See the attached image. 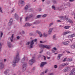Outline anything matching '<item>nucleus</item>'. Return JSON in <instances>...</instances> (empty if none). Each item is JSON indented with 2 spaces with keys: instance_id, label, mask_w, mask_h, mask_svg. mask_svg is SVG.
<instances>
[{
  "instance_id": "obj_11",
  "label": "nucleus",
  "mask_w": 75,
  "mask_h": 75,
  "mask_svg": "<svg viewBox=\"0 0 75 75\" xmlns=\"http://www.w3.org/2000/svg\"><path fill=\"white\" fill-rule=\"evenodd\" d=\"M12 24H13V19L11 18L8 23V25L10 26V25H12Z\"/></svg>"
},
{
  "instance_id": "obj_46",
  "label": "nucleus",
  "mask_w": 75,
  "mask_h": 75,
  "mask_svg": "<svg viewBox=\"0 0 75 75\" xmlns=\"http://www.w3.org/2000/svg\"><path fill=\"white\" fill-rule=\"evenodd\" d=\"M7 72H8V70H6V71L4 72V73L5 74H6L7 75Z\"/></svg>"
},
{
  "instance_id": "obj_58",
  "label": "nucleus",
  "mask_w": 75,
  "mask_h": 75,
  "mask_svg": "<svg viewBox=\"0 0 75 75\" xmlns=\"http://www.w3.org/2000/svg\"><path fill=\"white\" fill-rule=\"evenodd\" d=\"M49 75H54L52 73H51L50 74H49Z\"/></svg>"
},
{
  "instance_id": "obj_50",
  "label": "nucleus",
  "mask_w": 75,
  "mask_h": 75,
  "mask_svg": "<svg viewBox=\"0 0 75 75\" xmlns=\"http://www.w3.org/2000/svg\"><path fill=\"white\" fill-rule=\"evenodd\" d=\"M16 38H17V40H18L19 39H20V38L19 36H18L16 37Z\"/></svg>"
},
{
  "instance_id": "obj_52",
  "label": "nucleus",
  "mask_w": 75,
  "mask_h": 75,
  "mask_svg": "<svg viewBox=\"0 0 75 75\" xmlns=\"http://www.w3.org/2000/svg\"><path fill=\"white\" fill-rule=\"evenodd\" d=\"M54 68H57V65H55L54 66Z\"/></svg>"
},
{
  "instance_id": "obj_54",
  "label": "nucleus",
  "mask_w": 75,
  "mask_h": 75,
  "mask_svg": "<svg viewBox=\"0 0 75 75\" xmlns=\"http://www.w3.org/2000/svg\"><path fill=\"white\" fill-rule=\"evenodd\" d=\"M66 58H65L64 59V60L63 61V62H65V61H66Z\"/></svg>"
},
{
  "instance_id": "obj_15",
  "label": "nucleus",
  "mask_w": 75,
  "mask_h": 75,
  "mask_svg": "<svg viewBox=\"0 0 75 75\" xmlns=\"http://www.w3.org/2000/svg\"><path fill=\"white\" fill-rule=\"evenodd\" d=\"M52 30H53V29L52 28L50 29L48 31V34H51V33H52Z\"/></svg>"
},
{
  "instance_id": "obj_22",
  "label": "nucleus",
  "mask_w": 75,
  "mask_h": 75,
  "mask_svg": "<svg viewBox=\"0 0 75 75\" xmlns=\"http://www.w3.org/2000/svg\"><path fill=\"white\" fill-rule=\"evenodd\" d=\"M68 65V64L67 63H64V64H62L61 65V66H62V67H64L65 65L67 66V65Z\"/></svg>"
},
{
  "instance_id": "obj_32",
  "label": "nucleus",
  "mask_w": 75,
  "mask_h": 75,
  "mask_svg": "<svg viewBox=\"0 0 75 75\" xmlns=\"http://www.w3.org/2000/svg\"><path fill=\"white\" fill-rule=\"evenodd\" d=\"M52 9H54V10H55V6H52Z\"/></svg>"
},
{
  "instance_id": "obj_35",
  "label": "nucleus",
  "mask_w": 75,
  "mask_h": 75,
  "mask_svg": "<svg viewBox=\"0 0 75 75\" xmlns=\"http://www.w3.org/2000/svg\"><path fill=\"white\" fill-rule=\"evenodd\" d=\"M38 22H37V21H36L35 22H34L33 23V24H38Z\"/></svg>"
},
{
  "instance_id": "obj_48",
  "label": "nucleus",
  "mask_w": 75,
  "mask_h": 75,
  "mask_svg": "<svg viewBox=\"0 0 75 75\" xmlns=\"http://www.w3.org/2000/svg\"><path fill=\"white\" fill-rule=\"evenodd\" d=\"M43 57H44V61H45V60H46V57H45V56H43Z\"/></svg>"
},
{
  "instance_id": "obj_56",
  "label": "nucleus",
  "mask_w": 75,
  "mask_h": 75,
  "mask_svg": "<svg viewBox=\"0 0 75 75\" xmlns=\"http://www.w3.org/2000/svg\"><path fill=\"white\" fill-rule=\"evenodd\" d=\"M50 58H51V57H48V56H47V59H49Z\"/></svg>"
},
{
  "instance_id": "obj_26",
  "label": "nucleus",
  "mask_w": 75,
  "mask_h": 75,
  "mask_svg": "<svg viewBox=\"0 0 75 75\" xmlns=\"http://www.w3.org/2000/svg\"><path fill=\"white\" fill-rule=\"evenodd\" d=\"M63 44L64 45H69L68 43L66 42H63Z\"/></svg>"
},
{
  "instance_id": "obj_64",
  "label": "nucleus",
  "mask_w": 75,
  "mask_h": 75,
  "mask_svg": "<svg viewBox=\"0 0 75 75\" xmlns=\"http://www.w3.org/2000/svg\"><path fill=\"white\" fill-rule=\"evenodd\" d=\"M42 52V50H41V51L40 52V53H41V52Z\"/></svg>"
},
{
  "instance_id": "obj_38",
  "label": "nucleus",
  "mask_w": 75,
  "mask_h": 75,
  "mask_svg": "<svg viewBox=\"0 0 75 75\" xmlns=\"http://www.w3.org/2000/svg\"><path fill=\"white\" fill-rule=\"evenodd\" d=\"M65 20L67 21H68V17L65 16Z\"/></svg>"
},
{
  "instance_id": "obj_63",
  "label": "nucleus",
  "mask_w": 75,
  "mask_h": 75,
  "mask_svg": "<svg viewBox=\"0 0 75 75\" xmlns=\"http://www.w3.org/2000/svg\"><path fill=\"white\" fill-rule=\"evenodd\" d=\"M22 33L23 34H24V31H23Z\"/></svg>"
},
{
  "instance_id": "obj_53",
  "label": "nucleus",
  "mask_w": 75,
  "mask_h": 75,
  "mask_svg": "<svg viewBox=\"0 0 75 75\" xmlns=\"http://www.w3.org/2000/svg\"><path fill=\"white\" fill-rule=\"evenodd\" d=\"M29 35H30L31 36V35H33V33H31L29 34Z\"/></svg>"
},
{
  "instance_id": "obj_1",
  "label": "nucleus",
  "mask_w": 75,
  "mask_h": 75,
  "mask_svg": "<svg viewBox=\"0 0 75 75\" xmlns=\"http://www.w3.org/2000/svg\"><path fill=\"white\" fill-rule=\"evenodd\" d=\"M19 55V54L18 53H17V54L16 57H15L14 59V60L12 62V64L14 65V66H16V65H17V63L19 61V58H18V56Z\"/></svg>"
},
{
  "instance_id": "obj_51",
  "label": "nucleus",
  "mask_w": 75,
  "mask_h": 75,
  "mask_svg": "<svg viewBox=\"0 0 75 75\" xmlns=\"http://www.w3.org/2000/svg\"><path fill=\"white\" fill-rule=\"evenodd\" d=\"M69 1H70V2H72L73 1H74L75 0H69Z\"/></svg>"
},
{
  "instance_id": "obj_23",
  "label": "nucleus",
  "mask_w": 75,
  "mask_h": 75,
  "mask_svg": "<svg viewBox=\"0 0 75 75\" xmlns=\"http://www.w3.org/2000/svg\"><path fill=\"white\" fill-rule=\"evenodd\" d=\"M52 1L54 4H57V1L55 0H53Z\"/></svg>"
},
{
  "instance_id": "obj_47",
  "label": "nucleus",
  "mask_w": 75,
  "mask_h": 75,
  "mask_svg": "<svg viewBox=\"0 0 75 75\" xmlns=\"http://www.w3.org/2000/svg\"><path fill=\"white\" fill-rule=\"evenodd\" d=\"M1 47H2V45H1V43L0 42V49L1 48Z\"/></svg>"
},
{
  "instance_id": "obj_59",
  "label": "nucleus",
  "mask_w": 75,
  "mask_h": 75,
  "mask_svg": "<svg viewBox=\"0 0 75 75\" xmlns=\"http://www.w3.org/2000/svg\"><path fill=\"white\" fill-rule=\"evenodd\" d=\"M69 75H75L73 73H71Z\"/></svg>"
},
{
  "instance_id": "obj_29",
  "label": "nucleus",
  "mask_w": 75,
  "mask_h": 75,
  "mask_svg": "<svg viewBox=\"0 0 75 75\" xmlns=\"http://www.w3.org/2000/svg\"><path fill=\"white\" fill-rule=\"evenodd\" d=\"M25 60V58L24 57V58H23L22 60H21V62L22 63H23L24 62V61Z\"/></svg>"
},
{
  "instance_id": "obj_6",
  "label": "nucleus",
  "mask_w": 75,
  "mask_h": 75,
  "mask_svg": "<svg viewBox=\"0 0 75 75\" xmlns=\"http://www.w3.org/2000/svg\"><path fill=\"white\" fill-rule=\"evenodd\" d=\"M69 69H70V68L69 67H66L63 70V71L64 72H68L69 71Z\"/></svg>"
},
{
  "instance_id": "obj_49",
  "label": "nucleus",
  "mask_w": 75,
  "mask_h": 75,
  "mask_svg": "<svg viewBox=\"0 0 75 75\" xmlns=\"http://www.w3.org/2000/svg\"><path fill=\"white\" fill-rule=\"evenodd\" d=\"M3 33L1 32V36H0L1 38L2 37V36H3Z\"/></svg>"
},
{
  "instance_id": "obj_19",
  "label": "nucleus",
  "mask_w": 75,
  "mask_h": 75,
  "mask_svg": "<svg viewBox=\"0 0 75 75\" xmlns=\"http://www.w3.org/2000/svg\"><path fill=\"white\" fill-rule=\"evenodd\" d=\"M71 73L72 74H73L74 75H75V69H73L72 70Z\"/></svg>"
},
{
  "instance_id": "obj_5",
  "label": "nucleus",
  "mask_w": 75,
  "mask_h": 75,
  "mask_svg": "<svg viewBox=\"0 0 75 75\" xmlns=\"http://www.w3.org/2000/svg\"><path fill=\"white\" fill-rule=\"evenodd\" d=\"M29 4L25 6L23 8V11L25 13H27L28 11V8L30 7Z\"/></svg>"
},
{
  "instance_id": "obj_42",
  "label": "nucleus",
  "mask_w": 75,
  "mask_h": 75,
  "mask_svg": "<svg viewBox=\"0 0 75 75\" xmlns=\"http://www.w3.org/2000/svg\"><path fill=\"white\" fill-rule=\"evenodd\" d=\"M53 40H55V36L54 35L53 37Z\"/></svg>"
},
{
  "instance_id": "obj_27",
  "label": "nucleus",
  "mask_w": 75,
  "mask_h": 75,
  "mask_svg": "<svg viewBox=\"0 0 75 75\" xmlns=\"http://www.w3.org/2000/svg\"><path fill=\"white\" fill-rule=\"evenodd\" d=\"M25 26H29V27L31 26V24L28 23H27L25 24Z\"/></svg>"
},
{
  "instance_id": "obj_18",
  "label": "nucleus",
  "mask_w": 75,
  "mask_h": 75,
  "mask_svg": "<svg viewBox=\"0 0 75 75\" xmlns=\"http://www.w3.org/2000/svg\"><path fill=\"white\" fill-rule=\"evenodd\" d=\"M21 6H24L25 4V3H24V0H21Z\"/></svg>"
},
{
  "instance_id": "obj_61",
  "label": "nucleus",
  "mask_w": 75,
  "mask_h": 75,
  "mask_svg": "<svg viewBox=\"0 0 75 75\" xmlns=\"http://www.w3.org/2000/svg\"><path fill=\"white\" fill-rule=\"evenodd\" d=\"M30 42H27V44L28 45H29V44H30Z\"/></svg>"
},
{
  "instance_id": "obj_34",
  "label": "nucleus",
  "mask_w": 75,
  "mask_h": 75,
  "mask_svg": "<svg viewBox=\"0 0 75 75\" xmlns=\"http://www.w3.org/2000/svg\"><path fill=\"white\" fill-rule=\"evenodd\" d=\"M47 14H44L42 16V17H43V18H45V17H47Z\"/></svg>"
},
{
  "instance_id": "obj_28",
  "label": "nucleus",
  "mask_w": 75,
  "mask_h": 75,
  "mask_svg": "<svg viewBox=\"0 0 75 75\" xmlns=\"http://www.w3.org/2000/svg\"><path fill=\"white\" fill-rule=\"evenodd\" d=\"M70 27V26H66L64 27L65 29H69V28Z\"/></svg>"
},
{
  "instance_id": "obj_25",
  "label": "nucleus",
  "mask_w": 75,
  "mask_h": 75,
  "mask_svg": "<svg viewBox=\"0 0 75 75\" xmlns=\"http://www.w3.org/2000/svg\"><path fill=\"white\" fill-rule=\"evenodd\" d=\"M29 18L28 16H27L26 17H25V21H28V20L29 19Z\"/></svg>"
},
{
  "instance_id": "obj_60",
  "label": "nucleus",
  "mask_w": 75,
  "mask_h": 75,
  "mask_svg": "<svg viewBox=\"0 0 75 75\" xmlns=\"http://www.w3.org/2000/svg\"><path fill=\"white\" fill-rule=\"evenodd\" d=\"M52 53H54V52H55V51L52 50Z\"/></svg>"
},
{
  "instance_id": "obj_10",
  "label": "nucleus",
  "mask_w": 75,
  "mask_h": 75,
  "mask_svg": "<svg viewBox=\"0 0 75 75\" xmlns=\"http://www.w3.org/2000/svg\"><path fill=\"white\" fill-rule=\"evenodd\" d=\"M36 33H37L39 35L40 37H41L42 36V34H41V32L39 30H36Z\"/></svg>"
},
{
  "instance_id": "obj_30",
  "label": "nucleus",
  "mask_w": 75,
  "mask_h": 75,
  "mask_svg": "<svg viewBox=\"0 0 75 75\" xmlns=\"http://www.w3.org/2000/svg\"><path fill=\"white\" fill-rule=\"evenodd\" d=\"M43 36L45 37H47V34H45V33H44L43 34Z\"/></svg>"
},
{
  "instance_id": "obj_24",
  "label": "nucleus",
  "mask_w": 75,
  "mask_h": 75,
  "mask_svg": "<svg viewBox=\"0 0 75 75\" xmlns=\"http://www.w3.org/2000/svg\"><path fill=\"white\" fill-rule=\"evenodd\" d=\"M67 22H69V23H71V24H72V23H73V21H72L71 19H69Z\"/></svg>"
},
{
  "instance_id": "obj_40",
  "label": "nucleus",
  "mask_w": 75,
  "mask_h": 75,
  "mask_svg": "<svg viewBox=\"0 0 75 75\" xmlns=\"http://www.w3.org/2000/svg\"><path fill=\"white\" fill-rule=\"evenodd\" d=\"M33 40L34 42H37V39H34V40Z\"/></svg>"
},
{
  "instance_id": "obj_3",
  "label": "nucleus",
  "mask_w": 75,
  "mask_h": 75,
  "mask_svg": "<svg viewBox=\"0 0 75 75\" xmlns=\"http://www.w3.org/2000/svg\"><path fill=\"white\" fill-rule=\"evenodd\" d=\"M27 62H24L22 66V71L24 72L25 71L26 69L27 68Z\"/></svg>"
},
{
  "instance_id": "obj_45",
  "label": "nucleus",
  "mask_w": 75,
  "mask_h": 75,
  "mask_svg": "<svg viewBox=\"0 0 75 75\" xmlns=\"http://www.w3.org/2000/svg\"><path fill=\"white\" fill-rule=\"evenodd\" d=\"M59 18H61V19H62L63 18H64V17L63 16H59Z\"/></svg>"
},
{
  "instance_id": "obj_41",
  "label": "nucleus",
  "mask_w": 75,
  "mask_h": 75,
  "mask_svg": "<svg viewBox=\"0 0 75 75\" xmlns=\"http://www.w3.org/2000/svg\"><path fill=\"white\" fill-rule=\"evenodd\" d=\"M46 53L47 55H50V52H47Z\"/></svg>"
},
{
  "instance_id": "obj_12",
  "label": "nucleus",
  "mask_w": 75,
  "mask_h": 75,
  "mask_svg": "<svg viewBox=\"0 0 75 75\" xmlns=\"http://www.w3.org/2000/svg\"><path fill=\"white\" fill-rule=\"evenodd\" d=\"M34 40H32L31 41V42L30 43V48H33V45H34Z\"/></svg>"
},
{
  "instance_id": "obj_44",
  "label": "nucleus",
  "mask_w": 75,
  "mask_h": 75,
  "mask_svg": "<svg viewBox=\"0 0 75 75\" xmlns=\"http://www.w3.org/2000/svg\"><path fill=\"white\" fill-rule=\"evenodd\" d=\"M14 38V34H12L11 36V39H13V38Z\"/></svg>"
},
{
  "instance_id": "obj_57",
  "label": "nucleus",
  "mask_w": 75,
  "mask_h": 75,
  "mask_svg": "<svg viewBox=\"0 0 75 75\" xmlns=\"http://www.w3.org/2000/svg\"><path fill=\"white\" fill-rule=\"evenodd\" d=\"M57 22H61V21L59 20H57Z\"/></svg>"
},
{
  "instance_id": "obj_13",
  "label": "nucleus",
  "mask_w": 75,
  "mask_h": 75,
  "mask_svg": "<svg viewBox=\"0 0 75 75\" xmlns=\"http://www.w3.org/2000/svg\"><path fill=\"white\" fill-rule=\"evenodd\" d=\"M7 44L8 45V47L9 48H10L11 47V43L10 42H8Z\"/></svg>"
},
{
  "instance_id": "obj_43",
  "label": "nucleus",
  "mask_w": 75,
  "mask_h": 75,
  "mask_svg": "<svg viewBox=\"0 0 75 75\" xmlns=\"http://www.w3.org/2000/svg\"><path fill=\"white\" fill-rule=\"evenodd\" d=\"M0 12H1L2 13H3V12L2 11V10H1V7L0 8Z\"/></svg>"
},
{
  "instance_id": "obj_2",
  "label": "nucleus",
  "mask_w": 75,
  "mask_h": 75,
  "mask_svg": "<svg viewBox=\"0 0 75 75\" xmlns=\"http://www.w3.org/2000/svg\"><path fill=\"white\" fill-rule=\"evenodd\" d=\"M39 47H40V48H42L43 49L46 48V49H48L49 50H50V49L51 48V47H50V46L49 45H39Z\"/></svg>"
},
{
  "instance_id": "obj_14",
  "label": "nucleus",
  "mask_w": 75,
  "mask_h": 75,
  "mask_svg": "<svg viewBox=\"0 0 75 75\" xmlns=\"http://www.w3.org/2000/svg\"><path fill=\"white\" fill-rule=\"evenodd\" d=\"M70 47L71 48V49H72L73 50H74V49H75V44H73V45H71L70 46Z\"/></svg>"
},
{
  "instance_id": "obj_37",
  "label": "nucleus",
  "mask_w": 75,
  "mask_h": 75,
  "mask_svg": "<svg viewBox=\"0 0 75 75\" xmlns=\"http://www.w3.org/2000/svg\"><path fill=\"white\" fill-rule=\"evenodd\" d=\"M53 25V23H51L49 25V27H50L51 25Z\"/></svg>"
},
{
  "instance_id": "obj_31",
  "label": "nucleus",
  "mask_w": 75,
  "mask_h": 75,
  "mask_svg": "<svg viewBox=\"0 0 75 75\" xmlns=\"http://www.w3.org/2000/svg\"><path fill=\"white\" fill-rule=\"evenodd\" d=\"M33 16L32 14H30L28 17H29V18H32V17H33Z\"/></svg>"
},
{
  "instance_id": "obj_39",
  "label": "nucleus",
  "mask_w": 75,
  "mask_h": 75,
  "mask_svg": "<svg viewBox=\"0 0 75 75\" xmlns=\"http://www.w3.org/2000/svg\"><path fill=\"white\" fill-rule=\"evenodd\" d=\"M40 17H41V15H39L37 16V18H40Z\"/></svg>"
},
{
  "instance_id": "obj_17",
  "label": "nucleus",
  "mask_w": 75,
  "mask_h": 75,
  "mask_svg": "<svg viewBox=\"0 0 75 75\" xmlns=\"http://www.w3.org/2000/svg\"><path fill=\"white\" fill-rule=\"evenodd\" d=\"M15 17L16 20H18V16L16 14V13L15 14Z\"/></svg>"
},
{
  "instance_id": "obj_9",
  "label": "nucleus",
  "mask_w": 75,
  "mask_h": 75,
  "mask_svg": "<svg viewBox=\"0 0 75 75\" xmlns=\"http://www.w3.org/2000/svg\"><path fill=\"white\" fill-rule=\"evenodd\" d=\"M35 59H32L31 60H29V64L32 65L33 64L34 62H35Z\"/></svg>"
},
{
  "instance_id": "obj_21",
  "label": "nucleus",
  "mask_w": 75,
  "mask_h": 75,
  "mask_svg": "<svg viewBox=\"0 0 75 75\" xmlns=\"http://www.w3.org/2000/svg\"><path fill=\"white\" fill-rule=\"evenodd\" d=\"M71 32L70 31H67L64 33H63V35H66V34H68L69 33H70Z\"/></svg>"
},
{
  "instance_id": "obj_8",
  "label": "nucleus",
  "mask_w": 75,
  "mask_h": 75,
  "mask_svg": "<svg viewBox=\"0 0 75 75\" xmlns=\"http://www.w3.org/2000/svg\"><path fill=\"white\" fill-rule=\"evenodd\" d=\"M4 64L3 63V61H0V69H3L4 68Z\"/></svg>"
},
{
  "instance_id": "obj_16",
  "label": "nucleus",
  "mask_w": 75,
  "mask_h": 75,
  "mask_svg": "<svg viewBox=\"0 0 75 75\" xmlns=\"http://www.w3.org/2000/svg\"><path fill=\"white\" fill-rule=\"evenodd\" d=\"M74 37H75V34H73L71 35H69L68 36L69 38H73Z\"/></svg>"
},
{
  "instance_id": "obj_33",
  "label": "nucleus",
  "mask_w": 75,
  "mask_h": 75,
  "mask_svg": "<svg viewBox=\"0 0 75 75\" xmlns=\"http://www.w3.org/2000/svg\"><path fill=\"white\" fill-rule=\"evenodd\" d=\"M33 8H30L29 10V12H33Z\"/></svg>"
},
{
  "instance_id": "obj_4",
  "label": "nucleus",
  "mask_w": 75,
  "mask_h": 75,
  "mask_svg": "<svg viewBox=\"0 0 75 75\" xmlns=\"http://www.w3.org/2000/svg\"><path fill=\"white\" fill-rule=\"evenodd\" d=\"M65 8H67V7H65V5L63 4V5H62L60 7H59L58 8L59 10V11H61V10H64L65 9Z\"/></svg>"
},
{
  "instance_id": "obj_55",
  "label": "nucleus",
  "mask_w": 75,
  "mask_h": 75,
  "mask_svg": "<svg viewBox=\"0 0 75 75\" xmlns=\"http://www.w3.org/2000/svg\"><path fill=\"white\" fill-rule=\"evenodd\" d=\"M53 49L54 50H55V51H56L57 50V48H56V47H54Z\"/></svg>"
},
{
  "instance_id": "obj_62",
  "label": "nucleus",
  "mask_w": 75,
  "mask_h": 75,
  "mask_svg": "<svg viewBox=\"0 0 75 75\" xmlns=\"http://www.w3.org/2000/svg\"><path fill=\"white\" fill-rule=\"evenodd\" d=\"M10 39L11 40V42H13V39H11V38H10Z\"/></svg>"
},
{
  "instance_id": "obj_7",
  "label": "nucleus",
  "mask_w": 75,
  "mask_h": 75,
  "mask_svg": "<svg viewBox=\"0 0 75 75\" xmlns=\"http://www.w3.org/2000/svg\"><path fill=\"white\" fill-rule=\"evenodd\" d=\"M47 62H42L40 63V67L41 68H42L43 67H44V65H47Z\"/></svg>"
},
{
  "instance_id": "obj_36",
  "label": "nucleus",
  "mask_w": 75,
  "mask_h": 75,
  "mask_svg": "<svg viewBox=\"0 0 75 75\" xmlns=\"http://www.w3.org/2000/svg\"><path fill=\"white\" fill-rule=\"evenodd\" d=\"M67 60L68 61H72V58L68 59Z\"/></svg>"
},
{
  "instance_id": "obj_20",
  "label": "nucleus",
  "mask_w": 75,
  "mask_h": 75,
  "mask_svg": "<svg viewBox=\"0 0 75 75\" xmlns=\"http://www.w3.org/2000/svg\"><path fill=\"white\" fill-rule=\"evenodd\" d=\"M62 54H59L58 55V56H57V59H60V58H61V57L62 56Z\"/></svg>"
}]
</instances>
